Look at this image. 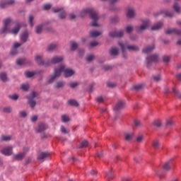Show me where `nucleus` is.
<instances>
[{"instance_id":"44","label":"nucleus","mask_w":181,"mask_h":181,"mask_svg":"<svg viewBox=\"0 0 181 181\" xmlns=\"http://www.w3.org/2000/svg\"><path fill=\"white\" fill-rule=\"evenodd\" d=\"M166 125L167 127H173V125H175V123L173 122V119H168Z\"/></svg>"},{"instance_id":"14","label":"nucleus","mask_w":181,"mask_h":181,"mask_svg":"<svg viewBox=\"0 0 181 181\" xmlns=\"http://www.w3.org/2000/svg\"><path fill=\"white\" fill-rule=\"evenodd\" d=\"M35 62L37 64H39L40 66H47V64L43 61L42 59V56L37 55L35 58Z\"/></svg>"},{"instance_id":"22","label":"nucleus","mask_w":181,"mask_h":181,"mask_svg":"<svg viewBox=\"0 0 181 181\" xmlns=\"http://www.w3.org/2000/svg\"><path fill=\"white\" fill-rule=\"evenodd\" d=\"M66 86V83L64 81H57L54 84L55 88H63Z\"/></svg>"},{"instance_id":"32","label":"nucleus","mask_w":181,"mask_h":181,"mask_svg":"<svg viewBox=\"0 0 181 181\" xmlns=\"http://www.w3.org/2000/svg\"><path fill=\"white\" fill-rule=\"evenodd\" d=\"M68 103L69 105H72V107H78V103L74 100H69Z\"/></svg>"},{"instance_id":"48","label":"nucleus","mask_w":181,"mask_h":181,"mask_svg":"<svg viewBox=\"0 0 181 181\" xmlns=\"http://www.w3.org/2000/svg\"><path fill=\"white\" fill-rule=\"evenodd\" d=\"M106 177L107 179H112V170L106 173Z\"/></svg>"},{"instance_id":"24","label":"nucleus","mask_w":181,"mask_h":181,"mask_svg":"<svg viewBox=\"0 0 181 181\" xmlns=\"http://www.w3.org/2000/svg\"><path fill=\"white\" fill-rule=\"evenodd\" d=\"M133 138H134L133 133H126L124 134V139H125V141H127L128 142H129L130 141H132Z\"/></svg>"},{"instance_id":"29","label":"nucleus","mask_w":181,"mask_h":181,"mask_svg":"<svg viewBox=\"0 0 181 181\" xmlns=\"http://www.w3.org/2000/svg\"><path fill=\"white\" fill-rule=\"evenodd\" d=\"M2 111L5 114H11V112H12L13 110H12L11 107H3Z\"/></svg>"},{"instance_id":"20","label":"nucleus","mask_w":181,"mask_h":181,"mask_svg":"<svg viewBox=\"0 0 181 181\" xmlns=\"http://www.w3.org/2000/svg\"><path fill=\"white\" fill-rule=\"evenodd\" d=\"M101 32L97 30H91L89 32L90 37H98V36L101 35Z\"/></svg>"},{"instance_id":"17","label":"nucleus","mask_w":181,"mask_h":181,"mask_svg":"<svg viewBox=\"0 0 181 181\" xmlns=\"http://www.w3.org/2000/svg\"><path fill=\"white\" fill-rule=\"evenodd\" d=\"M28 37H29V33H28V31H25L21 34L20 39L23 43H26Z\"/></svg>"},{"instance_id":"47","label":"nucleus","mask_w":181,"mask_h":181,"mask_svg":"<svg viewBox=\"0 0 181 181\" xmlns=\"http://www.w3.org/2000/svg\"><path fill=\"white\" fill-rule=\"evenodd\" d=\"M21 90H23V91H28V90H29V85L28 84L21 85Z\"/></svg>"},{"instance_id":"28","label":"nucleus","mask_w":181,"mask_h":181,"mask_svg":"<svg viewBox=\"0 0 181 181\" xmlns=\"http://www.w3.org/2000/svg\"><path fill=\"white\" fill-rule=\"evenodd\" d=\"M57 48V45L56 44H50L47 47V51L48 52H53V50L56 49Z\"/></svg>"},{"instance_id":"58","label":"nucleus","mask_w":181,"mask_h":181,"mask_svg":"<svg viewBox=\"0 0 181 181\" xmlns=\"http://www.w3.org/2000/svg\"><path fill=\"white\" fill-rule=\"evenodd\" d=\"M154 81H160V75L153 76Z\"/></svg>"},{"instance_id":"60","label":"nucleus","mask_w":181,"mask_h":181,"mask_svg":"<svg viewBox=\"0 0 181 181\" xmlns=\"http://www.w3.org/2000/svg\"><path fill=\"white\" fill-rule=\"evenodd\" d=\"M69 18L71 21H73L76 18V14L74 13H70L69 16Z\"/></svg>"},{"instance_id":"6","label":"nucleus","mask_w":181,"mask_h":181,"mask_svg":"<svg viewBox=\"0 0 181 181\" xmlns=\"http://www.w3.org/2000/svg\"><path fill=\"white\" fill-rule=\"evenodd\" d=\"M36 97H37V93L36 92L31 93L30 95L27 97L28 100V104H30V107H31V108H35L36 106V101L34 100Z\"/></svg>"},{"instance_id":"61","label":"nucleus","mask_w":181,"mask_h":181,"mask_svg":"<svg viewBox=\"0 0 181 181\" xmlns=\"http://www.w3.org/2000/svg\"><path fill=\"white\" fill-rule=\"evenodd\" d=\"M31 121L32 122H36V121H37V115H34L31 117Z\"/></svg>"},{"instance_id":"35","label":"nucleus","mask_w":181,"mask_h":181,"mask_svg":"<svg viewBox=\"0 0 181 181\" xmlns=\"http://www.w3.org/2000/svg\"><path fill=\"white\" fill-rule=\"evenodd\" d=\"M43 29V25H39L35 28V32L36 33H37L38 35L42 33V30Z\"/></svg>"},{"instance_id":"37","label":"nucleus","mask_w":181,"mask_h":181,"mask_svg":"<svg viewBox=\"0 0 181 181\" xmlns=\"http://www.w3.org/2000/svg\"><path fill=\"white\" fill-rule=\"evenodd\" d=\"M62 122H69V121H70V118L66 115H63L62 116Z\"/></svg>"},{"instance_id":"36","label":"nucleus","mask_w":181,"mask_h":181,"mask_svg":"<svg viewBox=\"0 0 181 181\" xmlns=\"http://www.w3.org/2000/svg\"><path fill=\"white\" fill-rule=\"evenodd\" d=\"M35 74H36V72L26 71L25 72V77H27L28 78H30V77H33V76H35Z\"/></svg>"},{"instance_id":"34","label":"nucleus","mask_w":181,"mask_h":181,"mask_svg":"<svg viewBox=\"0 0 181 181\" xmlns=\"http://www.w3.org/2000/svg\"><path fill=\"white\" fill-rule=\"evenodd\" d=\"M0 78H1V81H4V83L6 81H8V77L6 76V74H5V73L0 74Z\"/></svg>"},{"instance_id":"19","label":"nucleus","mask_w":181,"mask_h":181,"mask_svg":"<svg viewBox=\"0 0 181 181\" xmlns=\"http://www.w3.org/2000/svg\"><path fill=\"white\" fill-rule=\"evenodd\" d=\"M162 26H163V23L158 22L152 26L151 30H159V29H162Z\"/></svg>"},{"instance_id":"5","label":"nucleus","mask_w":181,"mask_h":181,"mask_svg":"<svg viewBox=\"0 0 181 181\" xmlns=\"http://www.w3.org/2000/svg\"><path fill=\"white\" fill-rule=\"evenodd\" d=\"M159 61L158 54H152L146 57L147 68L149 69L152 66V63H157Z\"/></svg>"},{"instance_id":"46","label":"nucleus","mask_w":181,"mask_h":181,"mask_svg":"<svg viewBox=\"0 0 181 181\" xmlns=\"http://www.w3.org/2000/svg\"><path fill=\"white\" fill-rule=\"evenodd\" d=\"M77 86H78V82H71V83H69V87H71V88H76V87H77Z\"/></svg>"},{"instance_id":"49","label":"nucleus","mask_w":181,"mask_h":181,"mask_svg":"<svg viewBox=\"0 0 181 181\" xmlns=\"http://www.w3.org/2000/svg\"><path fill=\"white\" fill-rule=\"evenodd\" d=\"M89 46L90 47H95L96 46H98V42L97 41H93L90 42Z\"/></svg>"},{"instance_id":"12","label":"nucleus","mask_w":181,"mask_h":181,"mask_svg":"<svg viewBox=\"0 0 181 181\" xmlns=\"http://www.w3.org/2000/svg\"><path fill=\"white\" fill-rule=\"evenodd\" d=\"M147 28H149V21L146 20L144 22V24L141 25L140 27H138L136 28V32L139 33L142 32V30H145L147 29Z\"/></svg>"},{"instance_id":"33","label":"nucleus","mask_w":181,"mask_h":181,"mask_svg":"<svg viewBox=\"0 0 181 181\" xmlns=\"http://www.w3.org/2000/svg\"><path fill=\"white\" fill-rule=\"evenodd\" d=\"M173 9L177 12V13H180V6H179V4L177 3H175L173 5Z\"/></svg>"},{"instance_id":"15","label":"nucleus","mask_w":181,"mask_h":181,"mask_svg":"<svg viewBox=\"0 0 181 181\" xmlns=\"http://www.w3.org/2000/svg\"><path fill=\"white\" fill-rule=\"evenodd\" d=\"M125 105V102L119 100L115 107V111H119V110H122Z\"/></svg>"},{"instance_id":"64","label":"nucleus","mask_w":181,"mask_h":181,"mask_svg":"<svg viewBox=\"0 0 181 181\" xmlns=\"http://www.w3.org/2000/svg\"><path fill=\"white\" fill-rule=\"evenodd\" d=\"M131 40H136L138 39V36L136 35H130Z\"/></svg>"},{"instance_id":"25","label":"nucleus","mask_w":181,"mask_h":181,"mask_svg":"<svg viewBox=\"0 0 181 181\" xmlns=\"http://www.w3.org/2000/svg\"><path fill=\"white\" fill-rule=\"evenodd\" d=\"M155 49V45L148 46L143 49V53H151Z\"/></svg>"},{"instance_id":"21","label":"nucleus","mask_w":181,"mask_h":181,"mask_svg":"<svg viewBox=\"0 0 181 181\" xmlns=\"http://www.w3.org/2000/svg\"><path fill=\"white\" fill-rule=\"evenodd\" d=\"M124 36V30H115L114 31V37H122Z\"/></svg>"},{"instance_id":"23","label":"nucleus","mask_w":181,"mask_h":181,"mask_svg":"<svg viewBox=\"0 0 181 181\" xmlns=\"http://www.w3.org/2000/svg\"><path fill=\"white\" fill-rule=\"evenodd\" d=\"M159 146H160V143H159V140H153L152 142V147L153 148V149H159Z\"/></svg>"},{"instance_id":"18","label":"nucleus","mask_w":181,"mask_h":181,"mask_svg":"<svg viewBox=\"0 0 181 181\" xmlns=\"http://www.w3.org/2000/svg\"><path fill=\"white\" fill-rule=\"evenodd\" d=\"M29 61H27L25 59H18L16 60L17 66H23V64H28Z\"/></svg>"},{"instance_id":"2","label":"nucleus","mask_w":181,"mask_h":181,"mask_svg":"<svg viewBox=\"0 0 181 181\" xmlns=\"http://www.w3.org/2000/svg\"><path fill=\"white\" fill-rule=\"evenodd\" d=\"M13 24V21L11 18H6L4 20V27L0 30V33H12V35H18L21 30V24H16L15 28L11 30V26Z\"/></svg>"},{"instance_id":"8","label":"nucleus","mask_w":181,"mask_h":181,"mask_svg":"<svg viewBox=\"0 0 181 181\" xmlns=\"http://www.w3.org/2000/svg\"><path fill=\"white\" fill-rule=\"evenodd\" d=\"M1 153H2V155H4L5 156H11V155L13 153V147L11 146L4 147L1 151Z\"/></svg>"},{"instance_id":"26","label":"nucleus","mask_w":181,"mask_h":181,"mask_svg":"<svg viewBox=\"0 0 181 181\" xmlns=\"http://www.w3.org/2000/svg\"><path fill=\"white\" fill-rule=\"evenodd\" d=\"M1 141H4V142H6L8 141H11V139H12V136H6V135H2L0 137Z\"/></svg>"},{"instance_id":"16","label":"nucleus","mask_w":181,"mask_h":181,"mask_svg":"<svg viewBox=\"0 0 181 181\" xmlns=\"http://www.w3.org/2000/svg\"><path fill=\"white\" fill-rule=\"evenodd\" d=\"M50 156V153L47 152H42L37 157V159L39 160H45V159H47V158H49Z\"/></svg>"},{"instance_id":"63","label":"nucleus","mask_w":181,"mask_h":181,"mask_svg":"<svg viewBox=\"0 0 181 181\" xmlns=\"http://www.w3.org/2000/svg\"><path fill=\"white\" fill-rule=\"evenodd\" d=\"M134 125H135V127H139L141 125V122L139 120H135Z\"/></svg>"},{"instance_id":"54","label":"nucleus","mask_w":181,"mask_h":181,"mask_svg":"<svg viewBox=\"0 0 181 181\" xmlns=\"http://www.w3.org/2000/svg\"><path fill=\"white\" fill-rule=\"evenodd\" d=\"M144 136H139L136 137V142L141 143L142 141H144Z\"/></svg>"},{"instance_id":"38","label":"nucleus","mask_w":181,"mask_h":181,"mask_svg":"<svg viewBox=\"0 0 181 181\" xmlns=\"http://www.w3.org/2000/svg\"><path fill=\"white\" fill-rule=\"evenodd\" d=\"M164 170H170V161L167 162L163 165Z\"/></svg>"},{"instance_id":"10","label":"nucleus","mask_w":181,"mask_h":181,"mask_svg":"<svg viewBox=\"0 0 181 181\" xmlns=\"http://www.w3.org/2000/svg\"><path fill=\"white\" fill-rule=\"evenodd\" d=\"M52 11L54 13H57V12H59V19H64L66 18V11H64L63 8H52Z\"/></svg>"},{"instance_id":"3","label":"nucleus","mask_w":181,"mask_h":181,"mask_svg":"<svg viewBox=\"0 0 181 181\" xmlns=\"http://www.w3.org/2000/svg\"><path fill=\"white\" fill-rule=\"evenodd\" d=\"M88 13L90 19L92 20L91 26L97 27L98 26V23L97 21H98V13L94 8H86L83 10L81 12V16L83 18Z\"/></svg>"},{"instance_id":"59","label":"nucleus","mask_w":181,"mask_h":181,"mask_svg":"<svg viewBox=\"0 0 181 181\" xmlns=\"http://www.w3.org/2000/svg\"><path fill=\"white\" fill-rule=\"evenodd\" d=\"M10 98H11V100H14V101H16V100L19 98V96H18V95H13L10 96Z\"/></svg>"},{"instance_id":"56","label":"nucleus","mask_w":181,"mask_h":181,"mask_svg":"<svg viewBox=\"0 0 181 181\" xmlns=\"http://www.w3.org/2000/svg\"><path fill=\"white\" fill-rule=\"evenodd\" d=\"M96 101L98 103H104V98H103L102 96H99L96 98Z\"/></svg>"},{"instance_id":"45","label":"nucleus","mask_w":181,"mask_h":181,"mask_svg":"<svg viewBox=\"0 0 181 181\" xmlns=\"http://www.w3.org/2000/svg\"><path fill=\"white\" fill-rule=\"evenodd\" d=\"M93 60H94V55L93 54H89L86 57V61L90 62H93Z\"/></svg>"},{"instance_id":"52","label":"nucleus","mask_w":181,"mask_h":181,"mask_svg":"<svg viewBox=\"0 0 181 181\" xmlns=\"http://www.w3.org/2000/svg\"><path fill=\"white\" fill-rule=\"evenodd\" d=\"M61 132L62 134H69V130L66 129V127L64 126L61 127Z\"/></svg>"},{"instance_id":"7","label":"nucleus","mask_w":181,"mask_h":181,"mask_svg":"<svg viewBox=\"0 0 181 181\" xmlns=\"http://www.w3.org/2000/svg\"><path fill=\"white\" fill-rule=\"evenodd\" d=\"M28 151H29V148H23L22 153H19L18 154L13 156V160H22L23 158L26 156V153L28 152Z\"/></svg>"},{"instance_id":"39","label":"nucleus","mask_w":181,"mask_h":181,"mask_svg":"<svg viewBox=\"0 0 181 181\" xmlns=\"http://www.w3.org/2000/svg\"><path fill=\"white\" fill-rule=\"evenodd\" d=\"M164 13L165 16H167L168 18H172L173 17V15H174L173 11H164Z\"/></svg>"},{"instance_id":"40","label":"nucleus","mask_w":181,"mask_h":181,"mask_svg":"<svg viewBox=\"0 0 181 181\" xmlns=\"http://www.w3.org/2000/svg\"><path fill=\"white\" fill-rule=\"evenodd\" d=\"M19 115L21 118H26V117H28V113L25 110H21L19 112Z\"/></svg>"},{"instance_id":"53","label":"nucleus","mask_w":181,"mask_h":181,"mask_svg":"<svg viewBox=\"0 0 181 181\" xmlns=\"http://www.w3.org/2000/svg\"><path fill=\"white\" fill-rule=\"evenodd\" d=\"M52 8V6L50 4H45L43 6L44 11H49Z\"/></svg>"},{"instance_id":"11","label":"nucleus","mask_w":181,"mask_h":181,"mask_svg":"<svg viewBox=\"0 0 181 181\" xmlns=\"http://www.w3.org/2000/svg\"><path fill=\"white\" fill-rule=\"evenodd\" d=\"M63 56H55L51 59L50 64H57V63H61L63 62Z\"/></svg>"},{"instance_id":"57","label":"nucleus","mask_w":181,"mask_h":181,"mask_svg":"<svg viewBox=\"0 0 181 181\" xmlns=\"http://www.w3.org/2000/svg\"><path fill=\"white\" fill-rule=\"evenodd\" d=\"M154 125L156 127H160V125H162V123L160 122V120H156L154 121Z\"/></svg>"},{"instance_id":"9","label":"nucleus","mask_w":181,"mask_h":181,"mask_svg":"<svg viewBox=\"0 0 181 181\" xmlns=\"http://www.w3.org/2000/svg\"><path fill=\"white\" fill-rule=\"evenodd\" d=\"M13 4H15V0H2L0 2V8H8V6L13 5Z\"/></svg>"},{"instance_id":"4","label":"nucleus","mask_w":181,"mask_h":181,"mask_svg":"<svg viewBox=\"0 0 181 181\" xmlns=\"http://www.w3.org/2000/svg\"><path fill=\"white\" fill-rule=\"evenodd\" d=\"M119 45L120 46L121 49H122V52L123 53L124 57V59H127V55H125V52L127 50H129L133 51V52H138V50H139V47H138V46H135V45H128V42H119Z\"/></svg>"},{"instance_id":"62","label":"nucleus","mask_w":181,"mask_h":181,"mask_svg":"<svg viewBox=\"0 0 181 181\" xmlns=\"http://www.w3.org/2000/svg\"><path fill=\"white\" fill-rule=\"evenodd\" d=\"M107 86L109 87V88H114V83H112L111 82H107Z\"/></svg>"},{"instance_id":"42","label":"nucleus","mask_w":181,"mask_h":181,"mask_svg":"<svg viewBox=\"0 0 181 181\" xmlns=\"http://www.w3.org/2000/svg\"><path fill=\"white\" fill-rule=\"evenodd\" d=\"M78 47V45L76 42H71V50H76Z\"/></svg>"},{"instance_id":"31","label":"nucleus","mask_w":181,"mask_h":181,"mask_svg":"<svg viewBox=\"0 0 181 181\" xmlns=\"http://www.w3.org/2000/svg\"><path fill=\"white\" fill-rule=\"evenodd\" d=\"M173 91L175 97H177V98H181V93L179 92V90H177L176 88H173Z\"/></svg>"},{"instance_id":"55","label":"nucleus","mask_w":181,"mask_h":181,"mask_svg":"<svg viewBox=\"0 0 181 181\" xmlns=\"http://www.w3.org/2000/svg\"><path fill=\"white\" fill-rule=\"evenodd\" d=\"M144 87V86L142 84H139V85H136L134 86V90H141L142 88Z\"/></svg>"},{"instance_id":"27","label":"nucleus","mask_w":181,"mask_h":181,"mask_svg":"<svg viewBox=\"0 0 181 181\" xmlns=\"http://www.w3.org/2000/svg\"><path fill=\"white\" fill-rule=\"evenodd\" d=\"M88 146V141L87 140H83L78 145V148H87Z\"/></svg>"},{"instance_id":"30","label":"nucleus","mask_w":181,"mask_h":181,"mask_svg":"<svg viewBox=\"0 0 181 181\" xmlns=\"http://www.w3.org/2000/svg\"><path fill=\"white\" fill-rule=\"evenodd\" d=\"M127 18H134L135 16V11L129 9L127 14Z\"/></svg>"},{"instance_id":"43","label":"nucleus","mask_w":181,"mask_h":181,"mask_svg":"<svg viewBox=\"0 0 181 181\" xmlns=\"http://www.w3.org/2000/svg\"><path fill=\"white\" fill-rule=\"evenodd\" d=\"M33 16L30 15L29 16V18H28V22H29V24H30V26L33 27Z\"/></svg>"},{"instance_id":"51","label":"nucleus","mask_w":181,"mask_h":181,"mask_svg":"<svg viewBox=\"0 0 181 181\" xmlns=\"http://www.w3.org/2000/svg\"><path fill=\"white\" fill-rule=\"evenodd\" d=\"M163 60L164 63H169V62L170 60V57H169V56H164L163 57Z\"/></svg>"},{"instance_id":"1","label":"nucleus","mask_w":181,"mask_h":181,"mask_svg":"<svg viewBox=\"0 0 181 181\" xmlns=\"http://www.w3.org/2000/svg\"><path fill=\"white\" fill-rule=\"evenodd\" d=\"M62 73H64V76L66 78H69V77L74 76L76 71L70 68L66 69V66L61 64L57 68L54 69L53 74L49 76L47 83L52 84L57 77H60V74H62Z\"/></svg>"},{"instance_id":"50","label":"nucleus","mask_w":181,"mask_h":181,"mask_svg":"<svg viewBox=\"0 0 181 181\" xmlns=\"http://www.w3.org/2000/svg\"><path fill=\"white\" fill-rule=\"evenodd\" d=\"M21 44L18 43V42H14L13 45V49H14L15 51H16V49H18V47H21Z\"/></svg>"},{"instance_id":"13","label":"nucleus","mask_w":181,"mask_h":181,"mask_svg":"<svg viewBox=\"0 0 181 181\" xmlns=\"http://www.w3.org/2000/svg\"><path fill=\"white\" fill-rule=\"evenodd\" d=\"M46 129H47V124H46L45 123H40L38 124L37 127L36 128V131L39 134L40 132H43V131H46Z\"/></svg>"},{"instance_id":"41","label":"nucleus","mask_w":181,"mask_h":181,"mask_svg":"<svg viewBox=\"0 0 181 181\" xmlns=\"http://www.w3.org/2000/svg\"><path fill=\"white\" fill-rule=\"evenodd\" d=\"M134 31V27L132 25H128L126 28V32L127 33H131L132 32Z\"/></svg>"}]
</instances>
